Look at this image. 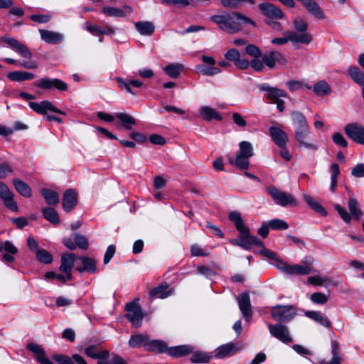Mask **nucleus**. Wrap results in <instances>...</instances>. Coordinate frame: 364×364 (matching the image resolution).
<instances>
[{
	"mask_svg": "<svg viewBox=\"0 0 364 364\" xmlns=\"http://www.w3.org/2000/svg\"><path fill=\"white\" fill-rule=\"evenodd\" d=\"M218 271L219 267L215 264L211 267L205 265H198L197 267V273L203 275L208 279H211L213 276L216 275Z\"/></svg>",
	"mask_w": 364,
	"mask_h": 364,
	"instance_id": "de8ad7c7",
	"label": "nucleus"
},
{
	"mask_svg": "<svg viewBox=\"0 0 364 364\" xmlns=\"http://www.w3.org/2000/svg\"><path fill=\"white\" fill-rule=\"evenodd\" d=\"M294 127L309 126L305 116L299 111H293L291 114Z\"/></svg>",
	"mask_w": 364,
	"mask_h": 364,
	"instance_id": "603ef678",
	"label": "nucleus"
},
{
	"mask_svg": "<svg viewBox=\"0 0 364 364\" xmlns=\"http://www.w3.org/2000/svg\"><path fill=\"white\" fill-rule=\"evenodd\" d=\"M266 191L273 200L280 206L286 207L291 205L294 207L297 205V202L291 194L282 191L275 186H272L266 188Z\"/></svg>",
	"mask_w": 364,
	"mask_h": 364,
	"instance_id": "20e7f679",
	"label": "nucleus"
},
{
	"mask_svg": "<svg viewBox=\"0 0 364 364\" xmlns=\"http://www.w3.org/2000/svg\"><path fill=\"white\" fill-rule=\"evenodd\" d=\"M269 132L272 140L278 146H286L288 136L285 132L274 126L269 127Z\"/></svg>",
	"mask_w": 364,
	"mask_h": 364,
	"instance_id": "393cba45",
	"label": "nucleus"
},
{
	"mask_svg": "<svg viewBox=\"0 0 364 364\" xmlns=\"http://www.w3.org/2000/svg\"><path fill=\"white\" fill-rule=\"evenodd\" d=\"M210 20L218 25L219 28L230 33H235L241 30L243 25L255 26V22L239 12L228 13L222 15H214Z\"/></svg>",
	"mask_w": 364,
	"mask_h": 364,
	"instance_id": "f03ea898",
	"label": "nucleus"
},
{
	"mask_svg": "<svg viewBox=\"0 0 364 364\" xmlns=\"http://www.w3.org/2000/svg\"><path fill=\"white\" fill-rule=\"evenodd\" d=\"M173 291L172 289H168V285H160L158 286L153 289H151L149 292V296L152 299H165L173 294Z\"/></svg>",
	"mask_w": 364,
	"mask_h": 364,
	"instance_id": "cd10ccee",
	"label": "nucleus"
},
{
	"mask_svg": "<svg viewBox=\"0 0 364 364\" xmlns=\"http://www.w3.org/2000/svg\"><path fill=\"white\" fill-rule=\"evenodd\" d=\"M310 38L306 34L296 35V32L289 31L282 38H275L271 42L276 45H284L291 41L293 43L309 44Z\"/></svg>",
	"mask_w": 364,
	"mask_h": 364,
	"instance_id": "9d476101",
	"label": "nucleus"
},
{
	"mask_svg": "<svg viewBox=\"0 0 364 364\" xmlns=\"http://www.w3.org/2000/svg\"><path fill=\"white\" fill-rule=\"evenodd\" d=\"M236 299L243 318L246 321H250L252 317V310L249 292L244 291Z\"/></svg>",
	"mask_w": 364,
	"mask_h": 364,
	"instance_id": "ddd939ff",
	"label": "nucleus"
},
{
	"mask_svg": "<svg viewBox=\"0 0 364 364\" xmlns=\"http://www.w3.org/2000/svg\"><path fill=\"white\" fill-rule=\"evenodd\" d=\"M303 197L304 200L311 207V208L320 214L321 216L327 215V211L326 209L316 200L307 194H304Z\"/></svg>",
	"mask_w": 364,
	"mask_h": 364,
	"instance_id": "e433bc0d",
	"label": "nucleus"
},
{
	"mask_svg": "<svg viewBox=\"0 0 364 364\" xmlns=\"http://www.w3.org/2000/svg\"><path fill=\"white\" fill-rule=\"evenodd\" d=\"M348 73L355 82L361 86L364 85V73L359 68L350 66L348 69Z\"/></svg>",
	"mask_w": 364,
	"mask_h": 364,
	"instance_id": "79ce46f5",
	"label": "nucleus"
},
{
	"mask_svg": "<svg viewBox=\"0 0 364 364\" xmlns=\"http://www.w3.org/2000/svg\"><path fill=\"white\" fill-rule=\"evenodd\" d=\"M306 316L324 327L328 328L331 326L330 321L326 317L323 316L320 312L309 311L306 313Z\"/></svg>",
	"mask_w": 364,
	"mask_h": 364,
	"instance_id": "a19ab883",
	"label": "nucleus"
},
{
	"mask_svg": "<svg viewBox=\"0 0 364 364\" xmlns=\"http://www.w3.org/2000/svg\"><path fill=\"white\" fill-rule=\"evenodd\" d=\"M331 353L332 358L329 362L323 363V364H341V355L340 353L339 348L338 344L332 341L331 342Z\"/></svg>",
	"mask_w": 364,
	"mask_h": 364,
	"instance_id": "864d4df0",
	"label": "nucleus"
},
{
	"mask_svg": "<svg viewBox=\"0 0 364 364\" xmlns=\"http://www.w3.org/2000/svg\"><path fill=\"white\" fill-rule=\"evenodd\" d=\"M259 89L265 92V97L272 102L279 100L280 97H287V93L284 90L273 87L267 84H262L259 85Z\"/></svg>",
	"mask_w": 364,
	"mask_h": 364,
	"instance_id": "412c9836",
	"label": "nucleus"
},
{
	"mask_svg": "<svg viewBox=\"0 0 364 364\" xmlns=\"http://www.w3.org/2000/svg\"><path fill=\"white\" fill-rule=\"evenodd\" d=\"M102 12L111 17L124 18L126 16L124 11L116 7L105 6L102 9Z\"/></svg>",
	"mask_w": 364,
	"mask_h": 364,
	"instance_id": "5fc2aeb1",
	"label": "nucleus"
},
{
	"mask_svg": "<svg viewBox=\"0 0 364 364\" xmlns=\"http://www.w3.org/2000/svg\"><path fill=\"white\" fill-rule=\"evenodd\" d=\"M224 56L226 60L233 62L235 65L240 70H245L250 66L249 60L240 58V53L236 49L232 48L228 50Z\"/></svg>",
	"mask_w": 364,
	"mask_h": 364,
	"instance_id": "6ab92c4d",
	"label": "nucleus"
},
{
	"mask_svg": "<svg viewBox=\"0 0 364 364\" xmlns=\"http://www.w3.org/2000/svg\"><path fill=\"white\" fill-rule=\"evenodd\" d=\"M268 328L271 335L280 341L284 343L292 342V338L289 335V330L286 326L280 323L276 325L269 323Z\"/></svg>",
	"mask_w": 364,
	"mask_h": 364,
	"instance_id": "4468645a",
	"label": "nucleus"
},
{
	"mask_svg": "<svg viewBox=\"0 0 364 364\" xmlns=\"http://www.w3.org/2000/svg\"><path fill=\"white\" fill-rule=\"evenodd\" d=\"M33 85L38 88L44 90L56 89L59 91H66L68 90L67 84L58 78L43 77L33 82Z\"/></svg>",
	"mask_w": 364,
	"mask_h": 364,
	"instance_id": "0eeeda50",
	"label": "nucleus"
},
{
	"mask_svg": "<svg viewBox=\"0 0 364 364\" xmlns=\"http://www.w3.org/2000/svg\"><path fill=\"white\" fill-rule=\"evenodd\" d=\"M272 317L279 322H287L291 321L296 314V310L293 306L277 305L271 311Z\"/></svg>",
	"mask_w": 364,
	"mask_h": 364,
	"instance_id": "423d86ee",
	"label": "nucleus"
},
{
	"mask_svg": "<svg viewBox=\"0 0 364 364\" xmlns=\"http://www.w3.org/2000/svg\"><path fill=\"white\" fill-rule=\"evenodd\" d=\"M167 348L168 347L166 343L159 340H153L151 341L148 340L147 343H146V349L150 351L163 353L167 352Z\"/></svg>",
	"mask_w": 364,
	"mask_h": 364,
	"instance_id": "49530a36",
	"label": "nucleus"
},
{
	"mask_svg": "<svg viewBox=\"0 0 364 364\" xmlns=\"http://www.w3.org/2000/svg\"><path fill=\"white\" fill-rule=\"evenodd\" d=\"M116 118L120 120L121 125L126 129H131L132 126L136 124V120L127 113H117Z\"/></svg>",
	"mask_w": 364,
	"mask_h": 364,
	"instance_id": "8fccbe9b",
	"label": "nucleus"
},
{
	"mask_svg": "<svg viewBox=\"0 0 364 364\" xmlns=\"http://www.w3.org/2000/svg\"><path fill=\"white\" fill-rule=\"evenodd\" d=\"M193 347L186 345L178 346L167 348V353L172 357H182L191 353Z\"/></svg>",
	"mask_w": 364,
	"mask_h": 364,
	"instance_id": "c85d7f7f",
	"label": "nucleus"
},
{
	"mask_svg": "<svg viewBox=\"0 0 364 364\" xmlns=\"http://www.w3.org/2000/svg\"><path fill=\"white\" fill-rule=\"evenodd\" d=\"M210 360V355L201 352L196 353L190 358V360L193 363H207Z\"/></svg>",
	"mask_w": 364,
	"mask_h": 364,
	"instance_id": "680f3d73",
	"label": "nucleus"
},
{
	"mask_svg": "<svg viewBox=\"0 0 364 364\" xmlns=\"http://www.w3.org/2000/svg\"><path fill=\"white\" fill-rule=\"evenodd\" d=\"M245 52L247 54L250 55L252 57H254L255 58H258L262 55V52L260 49L253 44L247 45L245 47Z\"/></svg>",
	"mask_w": 364,
	"mask_h": 364,
	"instance_id": "338daca9",
	"label": "nucleus"
},
{
	"mask_svg": "<svg viewBox=\"0 0 364 364\" xmlns=\"http://www.w3.org/2000/svg\"><path fill=\"white\" fill-rule=\"evenodd\" d=\"M333 141L338 146H342V147H347L348 146V141L343 136V135L340 132H336L332 136Z\"/></svg>",
	"mask_w": 364,
	"mask_h": 364,
	"instance_id": "774afa93",
	"label": "nucleus"
},
{
	"mask_svg": "<svg viewBox=\"0 0 364 364\" xmlns=\"http://www.w3.org/2000/svg\"><path fill=\"white\" fill-rule=\"evenodd\" d=\"M348 207L352 217L357 220H360L363 215V211L360 209L359 202L355 198L353 197L349 198Z\"/></svg>",
	"mask_w": 364,
	"mask_h": 364,
	"instance_id": "f704fd0d",
	"label": "nucleus"
},
{
	"mask_svg": "<svg viewBox=\"0 0 364 364\" xmlns=\"http://www.w3.org/2000/svg\"><path fill=\"white\" fill-rule=\"evenodd\" d=\"M13 184L16 191L23 197L30 198L32 196V190L30 186L22 180L14 178Z\"/></svg>",
	"mask_w": 364,
	"mask_h": 364,
	"instance_id": "7c9ffc66",
	"label": "nucleus"
},
{
	"mask_svg": "<svg viewBox=\"0 0 364 364\" xmlns=\"http://www.w3.org/2000/svg\"><path fill=\"white\" fill-rule=\"evenodd\" d=\"M202 60L204 63L196 66L198 73L205 76H213L221 72L220 69L215 66L216 61L213 57L203 55Z\"/></svg>",
	"mask_w": 364,
	"mask_h": 364,
	"instance_id": "1a4fd4ad",
	"label": "nucleus"
},
{
	"mask_svg": "<svg viewBox=\"0 0 364 364\" xmlns=\"http://www.w3.org/2000/svg\"><path fill=\"white\" fill-rule=\"evenodd\" d=\"M85 353L92 358L98 359L97 364H127L125 360L117 355H114L109 362L105 360L108 358L109 352L99 350L98 346L96 345H91L85 348Z\"/></svg>",
	"mask_w": 364,
	"mask_h": 364,
	"instance_id": "7ed1b4c3",
	"label": "nucleus"
},
{
	"mask_svg": "<svg viewBox=\"0 0 364 364\" xmlns=\"http://www.w3.org/2000/svg\"><path fill=\"white\" fill-rule=\"evenodd\" d=\"M229 220L232 222L239 232L237 240L231 241V243L242 247L244 250H250L252 245L261 248L259 253L262 255L273 259L275 254L264 247V242L256 236L250 234V228L245 225L240 213L232 211L229 213Z\"/></svg>",
	"mask_w": 364,
	"mask_h": 364,
	"instance_id": "f257e3e1",
	"label": "nucleus"
},
{
	"mask_svg": "<svg viewBox=\"0 0 364 364\" xmlns=\"http://www.w3.org/2000/svg\"><path fill=\"white\" fill-rule=\"evenodd\" d=\"M1 41L6 43L11 49L23 58L26 59H31L32 58V53L28 48L17 39L5 36L1 38Z\"/></svg>",
	"mask_w": 364,
	"mask_h": 364,
	"instance_id": "6e6552de",
	"label": "nucleus"
},
{
	"mask_svg": "<svg viewBox=\"0 0 364 364\" xmlns=\"http://www.w3.org/2000/svg\"><path fill=\"white\" fill-rule=\"evenodd\" d=\"M126 317L132 323L133 326L139 328L141 325V321L144 318V312L139 304L132 301L126 305Z\"/></svg>",
	"mask_w": 364,
	"mask_h": 364,
	"instance_id": "39448f33",
	"label": "nucleus"
},
{
	"mask_svg": "<svg viewBox=\"0 0 364 364\" xmlns=\"http://www.w3.org/2000/svg\"><path fill=\"white\" fill-rule=\"evenodd\" d=\"M36 257L41 262L44 264H50L53 261L52 255L43 249L37 250Z\"/></svg>",
	"mask_w": 364,
	"mask_h": 364,
	"instance_id": "052dcab7",
	"label": "nucleus"
},
{
	"mask_svg": "<svg viewBox=\"0 0 364 364\" xmlns=\"http://www.w3.org/2000/svg\"><path fill=\"white\" fill-rule=\"evenodd\" d=\"M138 32L144 36H151L155 30L154 25L150 21H139L135 23Z\"/></svg>",
	"mask_w": 364,
	"mask_h": 364,
	"instance_id": "ea45409f",
	"label": "nucleus"
},
{
	"mask_svg": "<svg viewBox=\"0 0 364 364\" xmlns=\"http://www.w3.org/2000/svg\"><path fill=\"white\" fill-rule=\"evenodd\" d=\"M313 90L318 97L326 96L331 92L329 84L324 80L317 82L313 87Z\"/></svg>",
	"mask_w": 364,
	"mask_h": 364,
	"instance_id": "c9c22d12",
	"label": "nucleus"
},
{
	"mask_svg": "<svg viewBox=\"0 0 364 364\" xmlns=\"http://www.w3.org/2000/svg\"><path fill=\"white\" fill-rule=\"evenodd\" d=\"M309 133V129L304 132H295V138L300 146H302L309 150L316 151L318 149L317 146L312 142H308L306 141Z\"/></svg>",
	"mask_w": 364,
	"mask_h": 364,
	"instance_id": "2f4dec72",
	"label": "nucleus"
},
{
	"mask_svg": "<svg viewBox=\"0 0 364 364\" xmlns=\"http://www.w3.org/2000/svg\"><path fill=\"white\" fill-rule=\"evenodd\" d=\"M293 25L295 30L298 32L296 33V35L306 34L310 38L309 43L312 41L311 36L307 32L308 23L305 20L300 17H296L293 21Z\"/></svg>",
	"mask_w": 364,
	"mask_h": 364,
	"instance_id": "58836bf2",
	"label": "nucleus"
},
{
	"mask_svg": "<svg viewBox=\"0 0 364 364\" xmlns=\"http://www.w3.org/2000/svg\"><path fill=\"white\" fill-rule=\"evenodd\" d=\"M261 56L264 65L268 67L269 69L274 68L277 62L280 65H285L287 63V60L284 55L276 50H272L267 53L262 55Z\"/></svg>",
	"mask_w": 364,
	"mask_h": 364,
	"instance_id": "a211bd4d",
	"label": "nucleus"
},
{
	"mask_svg": "<svg viewBox=\"0 0 364 364\" xmlns=\"http://www.w3.org/2000/svg\"><path fill=\"white\" fill-rule=\"evenodd\" d=\"M334 208L337 210L341 218L343 219V220L347 223H349L351 221V216L348 213L346 209L339 204H335Z\"/></svg>",
	"mask_w": 364,
	"mask_h": 364,
	"instance_id": "69168bd1",
	"label": "nucleus"
},
{
	"mask_svg": "<svg viewBox=\"0 0 364 364\" xmlns=\"http://www.w3.org/2000/svg\"><path fill=\"white\" fill-rule=\"evenodd\" d=\"M183 70V65L180 63H170L164 68V72L171 78H177Z\"/></svg>",
	"mask_w": 364,
	"mask_h": 364,
	"instance_id": "a18cd8bd",
	"label": "nucleus"
},
{
	"mask_svg": "<svg viewBox=\"0 0 364 364\" xmlns=\"http://www.w3.org/2000/svg\"><path fill=\"white\" fill-rule=\"evenodd\" d=\"M235 348L233 343H227L222 345L217 348L215 356L218 358H223L228 355Z\"/></svg>",
	"mask_w": 364,
	"mask_h": 364,
	"instance_id": "13d9d810",
	"label": "nucleus"
},
{
	"mask_svg": "<svg viewBox=\"0 0 364 364\" xmlns=\"http://www.w3.org/2000/svg\"><path fill=\"white\" fill-rule=\"evenodd\" d=\"M43 218L50 223L58 225L60 223V218L56 210L50 207H45L42 209Z\"/></svg>",
	"mask_w": 364,
	"mask_h": 364,
	"instance_id": "37998d69",
	"label": "nucleus"
},
{
	"mask_svg": "<svg viewBox=\"0 0 364 364\" xmlns=\"http://www.w3.org/2000/svg\"><path fill=\"white\" fill-rule=\"evenodd\" d=\"M7 76L9 80L15 82H23L35 77V75L33 73L26 71L10 72Z\"/></svg>",
	"mask_w": 364,
	"mask_h": 364,
	"instance_id": "4c0bfd02",
	"label": "nucleus"
},
{
	"mask_svg": "<svg viewBox=\"0 0 364 364\" xmlns=\"http://www.w3.org/2000/svg\"><path fill=\"white\" fill-rule=\"evenodd\" d=\"M240 149L237 153L238 154L250 158L253 156V147L250 142L243 141L240 143Z\"/></svg>",
	"mask_w": 364,
	"mask_h": 364,
	"instance_id": "4d7b16f0",
	"label": "nucleus"
},
{
	"mask_svg": "<svg viewBox=\"0 0 364 364\" xmlns=\"http://www.w3.org/2000/svg\"><path fill=\"white\" fill-rule=\"evenodd\" d=\"M76 256L73 253L64 254L61 256L60 272L67 275L68 280L72 279V269L74 266Z\"/></svg>",
	"mask_w": 364,
	"mask_h": 364,
	"instance_id": "aec40b11",
	"label": "nucleus"
},
{
	"mask_svg": "<svg viewBox=\"0 0 364 364\" xmlns=\"http://www.w3.org/2000/svg\"><path fill=\"white\" fill-rule=\"evenodd\" d=\"M41 194L44 198L47 204L50 205H57L60 201L59 194L49 188H42L40 191Z\"/></svg>",
	"mask_w": 364,
	"mask_h": 364,
	"instance_id": "c756f323",
	"label": "nucleus"
},
{
	"mask_svg": "<svg viewBox=\"0 0 364 364\" xmlns=\"http://www.w3.org/2000/svg\"><path fill=\"white\" fill-rule=\"evenodd\" d=\"M27 349L35 355L36 359L40 363L55 364L46 356V352L41 345L31 342L28 343Z\"/></svg>",
	"mask_w": 364,
	"mask_h": 364,
	"instance_id": "4be33fe9",
	"label": "nucleus"
},
{
	"mask_svg": "<svg viewBox=\"0 0 364 364\" xmlns=\"http://www.w3.org/2000/svg\"><path fill=\"white\" fill-rule=\"evenodd\" d=\"M148 336L143 334L132 335L129 341V345L131 348H135L141 346L146 347V343L148 342Z\"/></svg>",
	"mask_w": 364,
	"mask_h": 364,
	"instance_id": "09e8293b",
	"label": "nucleus"
},
{
	"mask_svg": "<svg viewBox=\"0 0 364 364\" xmlns=\"http://www.w3.org/2000/svg\"><path fill=\"white\" fill-rule=\"evenodd\" d=\"M311 301L316 304H324L328 300V296L322 292L313 293L310 296Z\"/></svg>",
	"mask_w": 364,
	"mask_h": 364,
	"instance_id": "e2e57ef3",
	"label": "nucleus"
},
{
	"mask_svg": "<svg viewBox=\"0 0 364 364\" xmlns=\"http://www.w3.org/2000/svg\"><path fill=\"white\" fill-rule=\"evenodd\" d=\"M77 203V193L72 188L67 189L63 196L62 205L63 210L70 212Z\"/></svg>",
	"mask_w": 364,
	"mask_h": 364,
	"instance_id": "5701e85b",
	"label": "nucleus"
},
{
	"mask_svg": "<svg viewBox=\"0 0 364 364\" xmlns=\"http://www.w3.org/2000/svg\"><path fill=\"white\" fill-rule=\"evenodd\" d=\"M261 12L268 19H282L284 17V14L282 10L273 4L264 2L258 5Z\"/></svg>",
	"mask_w": 364,
	"mask_h": 364,
	"instance_id": "dca6fc26",
	"label": "nucleus"
},
{
	"mask_svg": "<svg viewBox=\"0 0 364 364\" xmlns=\"http://www.w3.org/2000/svg\"><path fill=\"white\" fill-rule=\"evenodd\" d=\"M346 135L353 141L364 144V127L358 124L350 123L344 128Z\"/></svg>",
	"mask_w": 364,
	"mask_h": 364,
	"instance_id": "2eb2a0df",
	"label": "nucleus"
},
{
	"mask_svg": "<svg viewBox=\"0 0 364 364\" xmlns=\"http://www.w3.org/2000/svg\"><path fill=\"white\" fill-rule=\"evenodd\" d=\"M30 108L39 114H46L48 112H53L60 114L65 113L58 109L52 102L43 100L40 102H30L28 103Z\"/></svg>",
	"mask_w": 364,
	"mask_h": 364,
	"instance_id": "f8f14e48",
	"label": "nucleus"
},
{
	"mask_svg": "<svg viewBox=\"0 0 364 364\" xmlns=\"http://www.w3.org/2000/svg\"><path fill=\"white\" fill-rule=\"evenodd\" d=\"M14 197V193L5 183L0 181V199L7 208L13 212L17 213L18 211V207Z\"/></svg>",
	"mask_w": 364,
	"mask_h": 364,
	"instance_id": "9b49d317",
	"label": "nucleus"
},
{
	"mask_svg": "<svg viewBox=\"0 0 364 364\" xmlns=\"http://www.w3.org/2000/svg\"><path fill=\"white\" fill-rule=\"evenodd\" d=\"M39 33L41 40L48 44H58L63 42L64 40L63 34L58 32L39 29Z\"/></svg>",
	"mask_w": 364,
	"mask_h": 364,
	"instance_id": "b1692460",
	"label": "nucleus"
},
{
	"mask_svg": "<svg viewBox=\"0 0 364 364\" xmlns=\"http://www.w3.org/2000/svg\"><path fill=\"white\" fill-rule=\"evenodd\" d=\"M313 258L303 259L301 264H290L288 274L289 275H307L312 272L311 265Z\"/></svg>",
	"mask_w": 364,
	"mask_h": 364,
	"instance_id": "f3484780",
	"label": "nucleus"
},
{
	"mask_svg": "<svg viewBox=\"0 0 364 364\" xmlns=\"http://www.w3.org/2000/svg\"><path fill=\"white\" fill-rule=\"evenodd\" d=\"M5 252L2 255V259L6 262L14 261V255L17 253V248L10 242H4L0 241V252Z\"/></svg>",
	"mask_w": 364,
	"mask_h": 364,
	"instance_id": "a878e982",
	"label": "nucleus"
},
{
	"mask_svg": "<svg viewBox=\"0 0 364 364\" xmlns=\"http://www.w3.org/2000/svg\"><path fill=\"white\" fill-rule=\"evenodd\" d=\"M270 229L274 230H283L289 228L288 223L279 218L272 219L268 221Z\"/></svg>",
	"mask_w": 364,
	"mask_h": 364,
	"instance_id": "bf43d9fd",
	"label": "nucleus"
},
{
	"mask_svg": "<svg viewBox=\"0 0 364 364\" xmlns=\"http://www.w3.org/2000/svg\"><path fill=\"white\" fill-rule=\"evenodd\" d=\"M200 114L205 121H211L212 119L221 120L222 117L213 108L209 106H202L200 108Z\"/></svg>",
	"mask_w": 364,
	"mask_h": 364,
	"instance_id": "473e14b6",
	"label": "nucleus"
},
{
	"mask_svg": "<svg viewBox=\"0 0 364 364\" xmlns=\"http://www.w3.org/2000/svg\"><path fill=\"white\" fill-rule=\"evenodd\" d=\"M82 263V267H78L76 268V270L82 272H88L90 273H95L97 271L96 263L94 259L88 257H81L79 258Z\"/></svg>",
	"mask_w": 364,
	"mask_h": 364,
	"instance_id": "72a5a7b5",
	"label": "nucleus"
},
{
	"mask_svg": "<svg viewBox=\"0 0 364 364\" xmlns=\"http://www.w3.org/2000/svg\"><path fill=\"white\" fill-rule=\"evenodd\" d=\"M74 240L75 242L76 247L77 246L79 248L82 250H87L89 246L88 239L82 235L78 233H75L74 235Z\"/></svg>",
	"mask_w": 364,
	"mask_h": 364,
	"instance_id": "0e129e2a",
	"label": "nucleus"
},
{
	"mask_svg": "<svg viewBox=\"0 0 364 364\" xmlns=\"http://www.w3.org/2000/svg\"><path fill=\"white\" fill-rule=\"evenodd\" d=\"M254 4L255 0H221V4L225 7L237 9L245 4Z\"/></svg>",
	"mask_w": 364,
	"mask_h": 364,
	"instance_id": "3c124183",
	"label": "nucleus"
},
{
	"mask_svg": "<svg viewBox=\"0 0 364 364\" xmlns=\"http://www.w3.org/2000/svg\"><path fill=\"white\" fill-rule=\"evenodd\" d=\"M4 62H6L8 64L10 65H18V66L23 67L24 68L27 69H36L38 68V64L36 62H27V61H23L21 63H18V61L15 59L10 58H6L3 59Z\"/></svg>",
	"mask_w": 364,
	"mask_h": 364,
	"instance_id": "6e6d98bb",
	"label": "nucleus"
},
{
	"mask_svg": "<svg viewBox=\"0 0 364 364\" xmlns=\"http://www.w3.org/2000/svg\"><path fill=\"white\" fill-rule=\"evenodd\" d=\"M116 82L121 90H125L127 92L130 93L133 96L136 95V93L132 90L131 86L135 87H141L143 86L142 82L138 80H125L121 77H116Z\"/></svg>",
	"mask_w": 364,
	"mask_h": 364,
	"instance_id": "bb28decb",
	"label": "nucleus"
},
{
	"mask_svg": "<svg viewBox=\"0 0 364 364\" xmlns=\"http://www.w3.org/2000/svg\"><path fill=\"white\" fill-rule=\"evenodd\" d=\"M249 157L237 154L235 159L232 157L229 159L230 164H235L240 170H246L250 166Z\"/></svg>",
	"mask_w": 364,
	"mask_h": 364,
	"instance_id": "c03bdc74",
	"label": "nucleus"
}]
</instances>
